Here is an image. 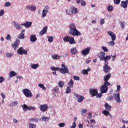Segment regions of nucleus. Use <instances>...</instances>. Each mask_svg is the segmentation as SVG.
I'll return each instance as SVG.
<instances>
[{
    "instance_id": "f257e3e1",
    "label": "nucleus",
    "mask_w": 128,
    "mask_h": 128,
    "mask_svg": "<svg viewBox=\"0 0 128 128\" xmlns=\"http://www.w3.org/2000/svg\"><path fill=\"white\" fill-rule=\"evenodd\" d=\"M69 34L73 36H80L81 35V33L76 29V26L74 24H72L69 26Z\"/></svg>"
},
{
    "instance_id": "f03ea898",
    "label": "nucleus",
    "mask_w": 128,
    "mask_h": 128,
    "mask_svg": "<svg viewBox=\"0 0 128 128\" xmlns=\"http://www.w3.org/2000/svg\"><path fill=\"white\" fill-rule=\"evenodd\" d=\"M97 58L100 59V61H104V63L108 62L110 60V56H106V53L104 52H100L98 55Z\"/></svg>"
},
{
    "instance_id": "7ed1b4c3",
    "label": "nucleus",
    "mask_w": 128,
    "mask_h": 128,
    "mask_svg": "<svg viewBox=\"0 0 128 128\" xmlns=\"http://www.w3.org/2000/svg\"><path fill=\"white\" fill-rule=\"evenodd\" d=\"M63 40H64V42H68L71 44H75L76 42L74 40V37H70L69 36H65L64 38H63Z\"/></svg>"
},
{
    "instance_id": "20e7f679",
    "label": "nucleus",
    "mask_w": 128,
    "mask_h": 128,
    "mask_svg": "<svg viewBox=\"0 0 128 128\" xmlns=\"http://www.w3.org/2000/svg\"><path fill=\"white\" fill-rule=\"evenodd\" d=\"M70 70L68 66L65 64L64 63L62 64L61 65V68L60 69V73L62 74H69Z\"/></svg>"
},
{
    "instance_id": "39448f33",
    "label": "nucleus",
    "mask_w": 128,
    "mask_h": 128,
    "mask_svg": "<svg viewBox=\"0 0 128 128\" xmlns=\"http://www.w3.org/2000/svg\"><path fill=\"white\" fill-rule=\"evenodd\" d=\"M110 84L104 83V84L100 87V91L102 94L106 93L108 91V86H110Z\"/></svg>"
},
{
    "instance_id": "423d86ee",
    "label": "nucleus",
    "mask_w": 128,
    "mask_h": 128,
    "mask_svg": "<svg viewBox=\"0 0 128 128\" xmlns=\"http://www.w3.org/2000/svg\"><path fill=\"white\" fill-rule=\"evenodd\" d=\"M78 9L74 6H71V8H70V10H69V11L68 10H66V14H67L68 15L76 14L78 13Z\"/></svg>"
},
{
    "instance_id": "0eeeda50",
    "label": "nucleus",
    "mask_w": 128,
    "mask_h": 128,
    "mask_svg": "<svg viewBox=\"0 0 128 128\" xmlns=\"http://www.w3.org/2000/svg\"><path fill=\"white\" fill-rule=\"evenodd\" d=\"M22 92L26 98H30L33 96V94H32L31 90L28 88L24 89L22 90Z\"/></svg>"
},
{
    "instance_id": "6e6552de",
    "label": "nucleus",
    "mask_w": 128,
    "mask_h": 128,
    "mask_svg": "<svg viewBox=\"0 0 128 128\" xmlns=\"http://www.w3.org/2000/svg\"><path fill=\"white\" fill-rule=\"evenodd\" d=\"M22 108H23V110H24V112H27L28 110H36V108L34 106H28L26 104H23L22 106Z\"/></svg>"
},
{
    "instance_id": "1a4fd4ad",
    "label": "nucleus",
    "mask_w": 128,
    "mask_h": 128,
    "mask_svg": "<svg viewBox=\"0 0 128 128\" xmlns=\"http://www.w3.org/2000/svg\"><path fill=\"white\" fill-rule=\"evenodd\" d=\"M110 67L108 66V62H104V65L103 66V71L106 73H109L110 71Z\"/></svg>"
},
{
    "instance_id": "9d476101",
    "label": "nucleus",
    "mask_w": 128,
    "mask_h": 128,
    "mask_svg": "<svg viewBox=\"0 0 128 128\" xmlns=\"http://www.w3.org/2000/svg\"><path fill=\"white\" fill-rule=\"evenodd\" d=\"M90 50L91 47H87L86 48L82 50L81 54L83 56H86L90 54Z\"/></svg>"
},
{
    "instance_id": "9b49d317",
    "label": "nucleus",
    "mask_w": 128,
    "mask_h": 128,
    "mask_svg": "<svg viewBox=\"0 0 128 128\" xmlns=\"http://www.w3.org/2000/svg\"><path fill=\"white\" fill-rule=\"evenodd\" d=\"M74 96L77 98V102L79 103H81L84 100V96L82 95H79L76 93H74Z\"/></svg>"
},
{
    "instance_id": "f8f14e48",
    "label": "nucleus",
    "mask_w": 128,
    "mask_h": 128,
    "mask_svg": "<svg viewBox=\"0 0 128 128\" xmlns=\"http://www.w3.org/2000/svg\"><path fill=\"white\" fill-rule=\"evenodd\" d=\"M18 53L19 55H27L28 51L24 48L22 47L18 48Z\"/></svg>"
},
{
    "instance_id": "ddd939ff",
    "label": "nucleus",
    "mask_w": 128,
    "mask_h": 128,
    "mask_svg": "<svg viewBox=\"0 0 128 128\" xmlns=\"http://www.w3.org/2000/svg\"><path fill=\"white\" fill-rule=\"evenodd\" d=\"M20 44V40L19 39H16L14 44H12V46L14 48V50H16L18 48Z\"/></svg>"
},
{
    "instance_id": "4468645a",
    "label": "nucleus",
    "mask_w": 128,
    "mask_h": 128,
    "mask_svg": "<svg viewBox=\"0 0 128 128\" xmlns=\"http://www.w3.org/2000/svg\"><path fill=\"white\" fill-rule=\"evenodd\" d=\"M89 92L92 97H94L98 94V90L96 88H90L89 90Z\"/></svg>"
},
{
    "instance_id": "2eb2a0df",
    "label": "nucleus",
    "mask_w": 128,
    "mask_h": 128,
    "mask_svg": "<svg viewBox=\"0 0 128 128\" xmlns=\"http://www.w3.org/2000/svg\"><path fill=\"white\" fill-rule=\"evenodd\" d=\"M111 77V74H108L105 75L104 76V83L110 84V83L109 82H108V80L110 79Z\"/></svg>"
},
{
    "instance_id": "dca6fc26",
    "label": "nucleus",
    "mask_w": 128,
    "mask_h": 128,
    "mask_svg": "<svg viewBox=\"0 0 128 128\" xmlns=\"http://www.w3.org/2000/svg\"><path fill=\"white\" fill-rule=\"evenodd\" d=\"M108 35L111 38L112 40L115 41L116 40V35L112 31H108L107 32Z\"/></svg>"
},
{
    "instance_id": "f3484780",
    "label": "nucleus",
    "mask_w": 128,
    "mask_h": 128,
    "mask_svg": "<svg viewBox=\"0 0 128 128\" xmlns=\"http://www.w3.org/2000/svg\"><path fill=\"white\" fill-rule=\"evenodd\" d=\"M48 108V106L46 104H40V106H39V108H40V110L42 112H45L46 110Z\"/></svg>"
},
{
    "instance_id": "a211bd4d",
    "label": "nucleus",
    "mask_w": 128,
    "mask_h": 128,
    "mask_svg": "<svg viewBox=\"0 0 128 128\" xmlns=\"http://www.w3.org/2000/svg\"><path fill=\"white\" fill-rule=\"evenodd\" d=\"M128 0H126V1H122L120 6L124 8H128Z\"/></svg>"
},
{
    "instance_id": "6ab92c4d",
    "label": "nucleus",
    "mask_w": 128,
    "mask_h": 128,
    "mask_svg": "<svg viewBox=\"0 0 128 128\" xmlns=\"http://www.w3.org/2000/svg\"><path fill=\"white\" fill-rule=\"evenodd\" d=\"M47 31H48V26H46L44 28H43V29H42V30H41L39 33V35H40V36H42L44 34L46 33Z\"/></svg>"
},
{
    "instance_id": "aec40b11",
    "label": "nucleus",
    "mask_w": 128,
    "mask_h": 128,
    "mask_svg": "<svg viewBox=\"0 0 128 128\" xmlns=\"http://www.w3.org/2000/svg\"><path fill=\"white\" fill-rule=\"evenodd\" d=\"M114 96H115L114 100H116V102H117L118 103H120V102H122V100H120V94H116Z\"/></svg>"
},
{
    "instance_id": "412c9836",
    "label": "nucleus",
    "mask_w": 128,
    "mask_h": 128,
    "mask_svg": "<svg viewBox=\"0 0 128 128\" xmlns=\"http://www.w3.org/2000/svg\"><path fill=\"white\" fill-rule=\"evenodd\" d=\"M32 25V22H26L24 24H22V26H25L26 28H30Z\"/></svg>"
},
{
    "instance_id": "4be33fe9",
    "label": "nucleus",
    "mask_w": 128,
    "mask_h": 128,
    "mask_svg": "<svg viewBox=\"0 0 128 128\" xmlns=\"http://www.w3.org/2000/svg\"><path fill=\"white\" fill-rule=\"evenodd\" d=\"M25 32V30H23L22 31V33L20 34L18 36V38L20 39V40H24L25 37H24V34Z\"/></svg>"
},
{
    "instance_id": "5701e85b",
    "label": "nucleus",
    "mask_w": 128,
    "mask_h": 128,
    "mask_svg": "<svg viewBox=\"0 0 128 128\" xmlns=\"http://www.w3.org/2000/svg\"><path fill=\"white\" fill-rule=\"evenodd\" d=\"M30 40L31 42H36L37 40V38H36V34L31 35Z\"/></svg>"
},
{
    "instance_id": "b1692460",
    "label": "nucleus",
    "mask_w": 128,
    "mask_h": 128,
    "mask_svg": "<svg viewBox=\"0 0 128 128\" xmlns=\"http://www.w3.org/2000/svg\"><path fill=\"white\" fill-rule=\"evenodd\" d=\"M26 9L28 10H30L32 12H34L36 10V8L34 6H27Z\"/></svg>"
},
{
    "instance_id": "393cba45",
    "label": "nucleus",
    "mask_w": 128,
    "mask_h": 128,
    "mask_svg": "<svg viewBox=\"0 0 128 128\" xmlns=\"http://www.w3.org/2000/svg\"><path fill=\"white\" fill-rule=\"evenodd\" d=\"M104 108L106 110L110 111L112 108V106L109 105L108 103H105Z\"/></svg>"
},
{
    "instance_id": "a878e982",
    "label": "nucleus",
    "mask_w": 128,
    "mask_h": 128,
    "mask_svg": "<svg viewBox=\"0 0 128 128\" xmlns=\"http://www.w3.org/2000/svg\"><path fill=\"white\" fill-rule=\"evenodd\" d=\"M78 52V51L76 48H71V54L73 55H75Z\"/></svg>"
},
{
    "instance_id": "bb28decb",
    "label": "nucleus",
    "mask_w": 128,
    "mask_h": 128,
    "mask_svg": "<svg viewBox=\"0 0 128 128\" xmlns=\"http://www.w3.org/2000/svg\"><path fill=\"white\" fill-rule=\"evenodd\" d=\"M17 75L16 72L12 70L10 72V78H12L14 76H15Z\"/></svg>"
},
{
    "instance_id": "cd10ccee",
    "label": "nucleus",
    "mask_w": 128,
    "mask_h": 128,
    "mask_svg": "<svg viewBox=\"0 0 128 128\" xmlns=\"http://www.w3.org/2000/svg\"><path fill=\"white\" fill-rule=\"evenodd\" d=\"M51 70L53 71H58L59 72H60V68H56L54 66H52L51 67Z\"/></svg>"
},
{
    "instance_id": "c85d7f7f",
    "label": "nucleus",
    "mask_w": 128,
    "mask_h": 128,
    "mask_svg": "<svg viewBox=\"0 0 128 128\" xmlns=\"http://www.w3.org/2000/svg\"><path fill=\"white\" fill-rule=\"evenodd\" d=\"M48 12V10H43L42 11V18H45Z\"/></svg>"
},
{
    "instance_id": "c756f323",
    "label": "nucleus",
    "mask_w": 128,
    "mask_h": 128,
    "mask_svg": "<svg viewBox=\"0 0 128 128\" xmlns=\"http://www.w3.org/2000/svg\"><path fill=\"white\" fill-rule=\"evenodd\" d=\"M64 82L62 81H59L58 82V86H59V87L60 88H62L64 86Z\"/></svg>"
},
{
    "instance_id": "7c9ffc66",
    "label": "nucleus",
    "mask_w": 128,
    "mask_h": 128,
    "mask_svg": "<svg viewBox=\"0 0 128 128\" xmlns=\"http://www.w3.org/2000/svg\"><path fill=\"white\" fill-rule=\"evenodd\" d=\"M102 114L106 116H108L110 115V112L106 110H104L102 111Z\"/></svg>"
},
{
    "instance_id": "2f4dec72",
    "label": "nucleus",
    "mask_w": 128,
    "mask_h": 128,
    "mask_svg": "<svg viewBox=\"0 0 128 128\" xmlns=\"http://www.w3.org/2000/svg\"><path fill=\"white\" fill-rule=\"evenodd\" d=\"M71 87L70 86H67V88L66 89V94H69L72 92Z\"/></svg>"
},
{
    "instance_id": "473e14b6",
    "label": "nucleus",
    "mask_w": 128,
    "mask_h": 128,
    "mask_svg": "<svg viewBox=\"0 0 128 128\" xmlns=\"http://www.w3.org/2000/svg\"><path fill=\"white\" fill-rule=\"evenodd\" d=\"M38 86H39V88L43 89V90H46V86H44V84H38Z\"/></svg>"
},
{
    "instance_id": "72a5a7b5",
    "label": "nucleus",
    "mask_w": 128,
    "mask_h": 128,
    "mask_svg": "<svg viewBox=\"0 0 128 128\" xmlns=\"http://www.w3.org/2000/svg\"><path fill=\"white\" fill-rule=\"evenodd\" d=\"M38 66V64H32L31 68L34 70H36Z\"/></svg>"
},
{
    "instance_id": "f704fd0d",
    "label": "nucleus",
    "mask_w": 128,
    "mask_h": 128,
    "mask_svg": "<svg viewBox=\"0 0 128 128\" xmlns=\"http://www.w3.org/2000/svg\"><path fill=\"white\" fill-rule=\"evenodd\" d=\"M74 84V81L72 79L70 80V81H69V82H68V84H69V86H70V88H73Z\"/></svg>"
},
{
    "instance_id": "c9c22d12",
    "label": "nucleus",
    "mask_w": 128,
    "mask_h": 128,
    "mask_svg": "<svg viewBox=\"0 0 128 128\" xmlns=\"http://www.w3.org/2000/svg\"><path fill=\"white\" fill-rule=\"evenodd\" d=\"M52 58L54 60H60V56L57 55V54H54L52 56Z\"/></svg>"
},
{
    "instance_id": "e433bc0d",
    "label": "nucleus",
    "mask_w": 128,
    "mask_h": 128,
    "mask_svg": "<svg viewBox=\"0 0 128 128\" xmlns=\"http://www.w3.org/2000/svg\"><path fill=\"white\" fill-rule=\"evenodd\" d=\"M108 44L109 46H114L116 44L114 40H111L109 42H108Z\"/></svg>"
},
{
    "instance_id": "4c0bfd02",
    "label": "nucleus",
    "mask_w": 128,
    "mask_h": 128,
    "mask_svg": "<svg viewBox=\"0 0 128 128\" xmlns=\"http://www.w3.org/2000/svg\"><path fill=\"white\" fill-rule=\"evenodd\" d=\"M29 128H36V125L34 124L30 123Z\"/></svg>"
},
{
    "instance_id": "58836bf2",
    "label": "nucleus",
    "mask_w": 128,
    "mask_h": 128,
    "mask_svg": "<svg viewBox=\"0 0 128 128\" xmlns=\"http://www.w3.org/2000/svg\"><path fill=\"white\" fill-rule=\"evenodd\" d=\"M18 105V102L16 101V102H12V104H10V106H16Z\"/></svg>"
},
{
    "instance_id": "ea45409f",
    "label": "nucleus",
    "mask_w": 128,
    "mask_h": 128,
    "mask_svg": "<svg viewBox=\"0 0 128 128\" xmlns=\"http://www.w3.org/2000/svg\"><path fill=\"white\" fill-rule=\"evenodd\" d=\"M124 24H126V22H120V24L121 26L122 29H124V28H125Z\"/></svg>"
},
{
    "instance_id": "a19ab883",
    "label": "nucleus",
    "mask_w": 128,
    "mask_h": 128,
    "mask_svg": "<svg viewBox=\"0 0 128 128\" xmlns=\"http://www.w3.org/2000/svg\"><path fill=\"white\" fill-rule=\"evenodd\" d=\"M15 27L18 30H20L22 29V26H20V24H16Z\"/></svg>"
},
{
    "instance_id": "79ce46f5",
    "label": "nucleus",
    "mask_w": 128,
    "mask_h": 128,
    "mask_svg": "<svg viewBox=\"0 0 128 128\" xmlns=\"http://www.w3.org/2000/svg\"><path fill=\"white\" fill-rule=\"evenodd\" d=\"M59 90V88L58 86H56L53 89V91L55 92L56 93H58Z\"/></svg>"
},
{
    "instance_id": "37998d69",
    "label": "nucleus",
    "mask_w": 128,
    "mask_h": 128,
    "mask_svg": "<svg viewBox=\"0 0 128 128\" xmlns=\"http://www.w3.org/2000/svg\"><path fill=\"white\" fill-rule=\"evenodd\" d=\"M102 49L104 52H108V48L106 47V46H102Z\"/></svg>"
},
{
    "instance_id": "c03bdc74",
    "label": "nucleus",
    "mask_w": 128,
    "mask_h": 128,
    "mask_svg": "<svg viewBox=\"0 0 128 128\" xmlns=\"http://www.w3.org/2000/svg\"><path fill=\"white\" fill-rule=\"evenodd\" d=\"M114 10V6H110L108 7V12H112Z\"/></svg>"
},
{
    "instance_id": "a18cd8bd",
    "label": "nucleus",
    "mask_w": 128,
    "mask_h": 128,
    "mask_svg": "<svg viewBox=\"0 0 128 128\" xmlns=\"http://www.w3.org/2000/svg\"><path fill=\"white\" fill-rule=\"evenodd\" d=\"M96 96V98H101L102 96V93L100 92V93L97 94Z\"/></svg>"
},
{
    "instance_id": "49530a36",
    "label": "nucleus",
    "mask_w": 128,
    "mask_h": 128,
    "mask_svg": "<svg viewBox=\"0 0 128 128\" xmlns=\"http://www.w3.org/2000/svg\"><path fill=\"white\" fill-rule=\"evenodd\" d=\"M38 118H30V122H38Z\"/></svg>"
},
{
    "instance_id": "de8ad7c7",
    "label": "nucleus",
    "mask_w": 128,
    "mask_h": 128,
    "mask_svg": "<svg viewBox=\"0 0 128 128\" xmlns=\"http://www.w3.org/2000/svg\"><path fill=\"white\" fill-rule=\"evenodd\" d=\"M80 4L82 6H86V2L85 0H81Z\"/></svg>"
},
{
    "instance_id": "09e8293b",
    "label": "nucleus",
    "mask_w": 128,
    "mask_h": 128,
    "mask_svg": "<svg viewBox=\"0 0 128 128\" xmlns=\"http://www.w3.org/2000/svg\"><path fill=\"white\" fill-rule=\"evenodd\" d=\"M53 40L54 38L52 36L48 37V42H53Z\"/></svg>"
},
{
    "instance_id": "8fccbe9b",
    "label": "nucleus",
    "mask_w": 128,
    "mask_h": 128,
    "mask_svg": "<svg viewBox=\"0 0 128 128\" xmlns=\"http://www.w3.org/2000/svg\"><path fill=\"white\" fill-rule=\"evenodd\" d=\"M66 126V124L64 122L60 123L58 124L59 127L64 128Z\"/></svg>"
},
{
    "instance_id": "3c124183",
    "label": "nucleus",
    "mask_w": 128,
    "mask_h": 128,
    "mask_svg": "<svg viewBox=\"0 0 128 128\" xmlns=\"http://www.w3.org/2000/svg\"><path fill=\"white\" fill-rule=\"evenodd\" d=\"M114 2L116 4H119L120 2V0H114Z\"/></svg>"
},
{
    "instance_id": "603ef678",
    "label": "nucleus",
    "mask_w": 128,
    "mask_h": 128,
    "mask_svg": "<svg viewBox=\"0 0 128 128\" xmlns=\"http://www.w3.org/2000/svg\"><path fill=\"white\" fill-rule=\"evenodd\" d=\"M73 78L74 79V80H80V78L79 76H73Z\"/></svg>"
},
{
    "instance_id": "864d4df0",
    "label": "nucleus",
    "mask_w": 128,
    "mask_h": 128,
    "mask_svg": "<svg viewBox=\"0 0 128 128\" xmlns=\"http://www.w3.org/2000/svg\"><path fill=\"white\" fill-rule=\"evenodd\" d=\"M76 122H74L73 124H72V126H71V127L70 128H76Z\"/></svg>"
},
{
    "instance_id": "5fc2aeb1",
    "label": "nucleus",
    "mask_w": 128,
    "mask_h": 128,
    "mask_svg": "<svg viewBox=\"0 0 128 128\" xmlns=\"http://www.w3.org/2000/svg\"><path fill=\"white\" fill-rule=\"evenodd\" d=\"M5 80V78L3 76H0V84L3 82Z\"/></svg>"
},
{
    "instance_id": "6e6d98bb",
    "label": "nucleus",
    "mask_w": 128,
    "mask_h": 128,
    "mask_svg": "<svg viewBox=\"0 0 128 128\" xmlns=\"http://www.w3.org/2000/svg\"><path fill=\"white\" fill-rule=\"evenodd\" d=\"M48 120V118L44 116L42 118V121L46 122Z\"/></svg>"
},
{
    "instance_id": "4d7b16f0",
    "label": "nucleus",
    "mask_w": 128,
    "mask_h": 128,
    "mask_svg": "<svg viewBox=\"0 0 128 128\" xmlns=\"http://www.w3.org/2000/svg\"><path fill=\"white\" fill-rule=\"evenodd\" d=\"M11 6V3L10 2H6L4 6L8 7Z\"/></svg>"
},
{
    "instance_id": "13d9d810",
    "label": "nucleus",
    "mask_w": 128,
    "mask_h": 128,
    "mask_svg": "<svg viewBox=\"0 0 128 128\" xmlns=\"http://www.w3.org/2000/svg\"><path fill=\"white\" fill-rule=\"evenodd\" d=\"M114 98V97L113 96H108V99L109 101H111L112 100H113Z\"/></svg>"
},
{
    "instance_id": "bf43d9fd",
    "label": "nucleus",
    "mask_w": 128,
    "mask_h": 128,
    "mask_svg": "<svg viewBox=\"0 0 128 128\" xmlns=\"http://www.w3.org/2000/svg\"><path fill=\"white\" fill-rule=\"evenodd\" d=\"M4 14V11L3 10H0V16H3Z\"/></svg>"
},
{
    "instance_id": "052dcab7",
    "label": "nucleus",
    "mask_w": 128,
    "mask_h": 128,
    "mask_svg": "<svg viewBox=\"0 0 128 128\" xmlns=\"http://www.w3.org/2000/svg\"><path fill=\"white\" fill-rule=\"evenodd\" d=\"M104 23H105V21L104 19H102L100 20V25H103L104 24Z\"/></svg>"
},
{
    "instance_id": "680f3d73",
    "label": "nucleus",
    "mask_w": 128,
    "mask_h": 128,
    "mask_svg": "<svg viewBox=\"0 0 128 128\" xmlns=\"http://www.w3.org/2000/svg\"><path fill=\"white\" fill-rule=\"evenodd\" d=\"M6 40H11V36H10V34H8L6 38Z\"/></svg>"
},
{
    "instance_id": "e2e57ef3",
    "label": "nucleus",
    "mask_w": 128,
    "mask_h": 128,
    "mask_svg": "<svg viewBox=\"0 0 128 128\" xmlns=\"http://www.w3.org/2000/svg\"><path fill=\"white\" fill-rule=\"evenodd\" d=\"M14 56L13 53H8L6 54L7 57H12Z\"/></svg>"
},
{
    "instance_id": "0e129e2a",
    "label": "nucleus",
    "mask_w": 128,
    "mask_h": 128,
    "mask_svg": "<svg viewBox=\"0 0 128 128\" xmlns=\"http://www.w3.org/2000/svg\"><path fill=\"white\" fill-rule=\"evenodd\" d=\"M82 73L84 74L88 75V72L86 71V70H83Z\"/></svg>"
},
{
    "instance_id": "69168bd1",
    "label": "nucleus",
    "mask_w": 128,
    "mask_h": 128,
    "mask_svg": "<svg viewBox=\"0 0 128 128\" xmlns=\"http://www.w3.org/2000/svg\"><path fill=\"white\" fill-rule=\"evenodd\" d=\"M121 89V86L120 85L117 86V91L118 92H120Z\"/></svg>"
},
{
    "instance_id": "338daca9",
    "label": "nucleus",
    "mask_w": 128,
    "mask_h": 128,
    "mask_svg": "<svg viewBox=\"0 0 128 128\" xmlns=\"http://www.w3.org/2000/svg\"><path fill=\"white\" fill-rule=\"evenodd\" d=\"M82 114H84V113L85 114V113L87 112V110L86 108L82 109Z\"/></svg>"
},
{
    "instance_id": "774afa93",
    "label": "nucleus",
    "mask_w": 128,
    "mask_h": 128,
    "mask_svg": "<svg viewBox=\"0 0 128 128\" xmlns=\"http://www.w3.org/2000/svg\"><path fill=\"white\" fill-rule=\"evenodd\" d=\"M1 96H2L4 100L6 98V96L3 92H2Z\"/></svg>"
}]
</instances>
